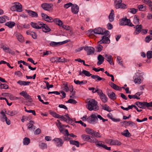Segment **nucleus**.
Instances as JSON below:
<instances>
[{"label":"nucleus","mask_w":152,"mask_h":152,"mask_svg":"<svg viewBox=\"0 0 152 152\" xmlns=\"http://www.w3.org/2000/svg\"><path fill=\"white\" fill-rule=\"evenodd\" d=\"M94 29H90L88 30L87 31V34L89 33V36H90V35H94Z\"/></svg>","instance_id":"bf43d9fd"},{"label":"nucleus","mask_w":152,"mask_h":152,"mask_svg":"<svg viewBox=\"0 0 152 152\" xmlns=\"http://www.w3.org/2000/svg\"><path fill=\"white\" fill-rule=\"evenodd\" d=\"M110 42V40L108 37L104 36L102 37V39L98 42L99 44H109Z\"/></svg>","instance_id":"f8f14e48"},{"label":"nucleus","mask_w":152,"mask_h":152,"mask_svg":"<svg viewBox=\"0 0 152 152\" xmlns=\"http://www.w3.org/2000/svg\"><path fill=\"white\" fill-rule=\"evenodd\" d=\"M94 130L90 128H87L86 129V133L92 135L93 133L94 132Z\"/></svg>","instance_id":"f704fd0d"},{"label":"nucleus","mask_w":152,"mask_h":152,"mask_svg":"<svg viewBox=\"0 0 152 152\" xmlns=\"http://www.w3.org/2000/svg\"><path fill=\"white\" fill-rule=\"evenodd\" d=\"M17 83L21 86H28L29 85L30 82L19 80Z\"/></svg>","instance_id":"b1692460"},{"label":"nucleus","mask_w":152,"mask_h":152,"mask_svg":"<svg viewBox=\"0 0 152 152\" xmlns=\"http://www.w3.org/2000/svg\"><path fill=\"white\" fill-rule=\"evenodd\" d=\"M102 48L103 46L100 45H99L96 48L98 51L99 52H100L102 50Z\"/></svg>","instance_id":"774afa93"},{"label":"nucleus","mask_w":152,"mask_h":152,"mask_svg":"<svg viewBox=\"0 0 152 152\" xmlns=\"http://www.w3.org/2000/svg\"><path fill=\"white\" fill-rule=\"evenodd\" d=\"M91 77L92 78L94 79H97V80H96V81H100L103 79L97 75H92L91 76Z\"/></svg>","instance_id":"2f4dec72"},{"label":"nucleus","mask_w":152,"mask_h":152,"mask_svg":"<svg viewBox=\"0 0 152 152\" xmlns=\"http://www.w3.org/2000/svg\"><path fill=\"white\" fill-rule=\"evenodd\" d=\"M141 80L138 77L135 78L134 80V82L135 83H138L139 84L141 83Z\"/></svg>","instance_id":"338daca9"},{"label":"nucleus","mask_w":152,"mask_h":152,"mask_svg":"<svg viewBox=\"0 0 152 152\" xmlns=\"http://www.w3.org/2000/svg\"><path fill=\"white\" fill-rule=\"evenodd\" d=\"M134 22L135 24L137 25H138L140 24L139 19L136 15H135L134 17Z\"/></svg>","instance_id":"a19ab883"},{"label":"nucleus","mask_w":152,"mask_h":152,"mask_svg":"<svg viewBox=\"0 0 152 152\" xmlns=\"http://www.w3.org/2000/svg\"><path fill=\"white\" fill-rule=\"evenodd\" d=\"M40 23H42V22H39L37 23L31 22V25L34 28L36 29H41V26L39 25Z\"/></svg>","instance_id":"a211bd4d"},{"label":"nucleus","mask_w":152,"mask_h":152,"mask_svg":"<svg viewBox=\"0 0 152 152\" xmlns=\"http://www.w3.org/2000/svg\"><path fill=\"white\" fill-rule=\"evenodd\" d=\"M65 102L66 103H68L73 104H75L77 103V101L73 99H69L68 101H66Z\"/></svg>","instance_id":"c03bdc74"},{"label":"nucleus","mask_w":152,"mask_h":152,"mask_svg":"<svg viewBox=\"0 0 152 152\" xmlns=\"http://www.w3.org/2000/svg\"><path fill=\"white\" fill-rule=\"evenodd\" d=\"M84 49L87 51V54L88 55L93 54L94 52L95 49L92 47L86 46L84 48Z\"/></svg>","instance_id":"1a4fd4ad"},{"label":"nucleus","mask_w":152,"mask_h":152,"mask_svg":"<svg viewBox=\"0 0 152 152\" xmlns=\"http://www.w3.org/2000/svg\"><path fill=\"white\" fill-rule=\"evenodd\" d=\"M53 22L55 23L56 24L59 26H62L63 24V22L62 21L59 20L58 18H56L53 20Z\"/></svg>","instance_id":"393cba45"},{"label":"nucleus","mask_w":152,"mask_h":152,"mask_svg":"<svg viewBox=\"0 0 152 152\" xmlns=\"http://www.w3.org/2000/svg\"><path fill=\"white\" fill-rule=\"evenodd\" d=\"M30 140L28 138L25 137L23 139V143L24 145H28L30 143Z\"/></svg>","instance_id":"473e14b6"},{"label":"nucleus","mask_w":152,"mask_h":152,"mask_svg":"<svg viewBox=\"0 0 152 152\" xmlns=\"http://www.w3.org/2000/svg\"><path fill=\"white\" fill-rule=\"evenodd\" d=\"M20 94L24 97L26 99L28 100L29 102H31L33 101L31 97L26 91H22V92L20 93Z\"/></svg>","instance_id":"6e6552de"},{"label":"nucleus","mask_w":152,"mask_h":152,"mask_svg":"<svg viewBox=\"0 0 152 152\" xmlns=\"http://www.w3.org/2000/svg\"><path fill=\"white\" fill-rule=\"evenodd\" d=\"M21 63H23V65L27 66H28V65H29V64H28L26 63L25 61H23L20 60L19 61H18V64H20Z\"/></svg>","instance_id":"0e129e2a"},{"label":"nucleus","mask_w":152,"mask_h":152,"mask_svg":"<svg viewBox=\"0 0 152 152\" xmlns=\"http://www.w3.org/2000/svg\"><path fill=\"white\" fill-rule=\"evenodd\" d=\"M112 88H113L115 90H121V88L118 86L117 85H116L115 84H114L113 86V87H112Z\"/></svg>","instance_id":"6e6d98bb"},{"label":"nucleus","mask_w":152,"mask_h":152,"mask_svg":"<svg viewBox=\"0 0 152 152\" xmlns=\"http://www.w3.org/2000/svg\"><path fill=\"white\" fill-rule=\"evenodd\" d=\"M120 23V24L122 26L127 25L130 27L134 26V25L131 23L130 19L126 18L122 19Z\"/></svg>","instance_id":"423d86ee"},{"label":"nucleus","mask_w":152,"mask_h":152,"mask_svg":"<svg viewBox=\"0 0 152 152\" xmlns=\"http://www.w3.org/2000/svg\"><path fill=\"white\" fill-rule=\"evenodd\" d=\"M39 146L40 148L42 149H46L47 147V144L44 143H42L39 145Z\"/></svg>","instance_id":"49530a36"},{"label":"nucleus","mask_w":152,"mask_h":152,"mask_svg":"<svg viewBox=\"0 0 152 152\" xmlns=\"http://www.w3.org/2000/svg\"><path fill=\"white\" fill-rule=\"evenodd\" d=\"M97 141L96 142H95L96 143V145L97 146L102 147H103V145H104L102 144V142L100 141H98L97 140Z\"/></svg>","instance_id":"864d4df0"},{"label":"nucleus","mask_w":152,"mask_h":152,"mask_svg":"<svg viewBox=\"0 0 152 152\" xmlns=\"http://www.w3.org/2000/svg\"><path fill=\"white\" fill-rule=\"evenodd\" d=\"M50 45L52 47L56 46L58 45H60L59 42H51L50 43Z\"/></svg>","instance_id":"a18cd8bd"},{"label":"nucleus","mask_w":152,"mask_h":152,"mask_svg":"<svg viewBox=\"0 0 152 152\" xmlns=\"http://www.w3.org/2000/svg\"><path fill=\"white\" fill-rule=\"evenodd\" d=\"M98 60L99 61L98 62L97 64L98 65H99L103 63L104 58L102 55L99 54L98 55Z\"/></svg>","instance_id":"4be33fe9"},{"label":"nucleus","mask_w":152,"mask_h":152,"mask_svg":"<svg viewBox=\"0 0 152 152\" xmlns=\"http://www.w3.org/2000/svg\"><path fill=\"white\" fill-rule=\"evenodd\" d=\"M74 82L77 85H81V84H83L84 83L83 81H80L78 80H74Z\"/></svg>","instance_id":"052dcab7"},{"label":"nucleus","mask_w":152,"mask_h":152,"mask_svg":"<svg viewBox=\"0 0 152 152\" xmlns=\"http://www.w3.org/2000/svg\"><path fill=\"white\" fill-rule=\"evenodd\" d=\"M75 120V118H71L69 116L68 117V121L67 122L69 124L72 123Z\"/></svg>","instance_id":"4d7b16f0"},{"label":"nucleus","mask_w":152,"mask_h":152,"mask_svg":"<svg viewBox=\"0 0 152 152\" xmlns=\"http://www.w3.org/2000/svg\"><path fill=\"white\" fill-rule=\"evenodd\" d=\"M53 140L55 142L56 146L58 147L61 146L64 143L63 140L60 138H55Z\"/></svg>","instance_id":"4468645a"},{"label":"nucleus","mask_w":152,"mask_h":152,"mask_svg":"<svg viewBox=\"0 0 152 152\" xmlns=\"http://www.w3.org/2000/svg\"><path fill=\"white\" fill-rule=\"evenodd\" d=\"M39 25L41 26V28H42V31L45 33L49 32L51 30L45 24L43 23H40Z\"/></svg>","instance_id":"9b49d317"},{"label":"nucleus","mask_w":152,"mask_h":152,"mask_svg":"<svg viewBox=\"0 0 152 152\" xmlns=\"http://www.w3.org/2000/svg\"><path fill=\"white\" fill-rule=\"evenodd\" d=\"M104 57L106 58V60L110 63V64H114V63H112V56L110 55H108L107 54H105L104 56Z\"/></svg>","instance_id":"6ab92c4d"},{"label":"nucleus","mask_w":152,"mask_h":152,"mask_svg":"<svg viewBox=\"0 0 152 152\" xmlns=\"http://www.w3.org/2000/svg\"><path fill=\"white\" fill-rule=\"evenodd\" d=\"M82 73L83 74H84L87 77H89L92 75L90 73L89 71L85 70H83L82 72Z\"/></svg>","instance_id":"4c0bfd02"},{"label":"nucleus","mask_w":152,"mask_h":152,"mask_svg":"<svg viewBox=\"0 0 152 152\" xmlns=\"http://www.w3.org/2000/svg\"><path fill=\"white\" fill-rule=\"evenodd\" d=\"M73 4L72 3L69 2L65 4L64 5V7L66 9H67L71 6L72 7Z\"/></svg>","instance_id":"13d9d810"},{"label":"nucleus","mask_w":152,"mask_h":152,"mask_svg":"<svg viewBox=\"0 0 152 152\" xmlns=\"http://www.w3.org/2000/svg\"><path fill=\"white\" fill-rule=\"evenodd\" d=\"M95 114H92L87 118V121L90 124H94L98 121Z\"/></svg>","instance_id":"0eeeda50"},{"label":"nucleus","mask_w":152,"mask_h":152,"mask_svg":"<svg viewBox=\"0 0 152 152\" xmlns=\"http://www.w3.org/2000/svg\"><path fill=\"white\" fill-rule=\"evenodd\" d=\"M34 122L33 121H30L29 122V125L28 126V129H32L33 128L34 129H35V126L33 125V124Z\"/></svg>","instance_id":"c9c22d12"},{"label":"nucleus","mask_w":152,"mask_h":152,"mask_svg":"<svg viewBox=\"0 0 152 152\" xmlns=\"http://www.w3.org/2000/svg\"><path fill=\"white\" fill-rule=\"evenodd\" d=\"M101 106L102 108L104 110H105L109 112H110L112 111L111 108L106 104H102Z\"/></svg>","instance_id":"a878e982"},{"label":"nucleus","mask_w":152,"mask_h":152,"mask_svg":"<svg viewBox=\"0 0 152 152\" xmlns=\"http://www.w3.org/2000/svg\"><path fill=\"white\" fill-rule=\"evenodd\" d=\"M50 113L54 117L57 118H60V115L57 114L55 112L50 111Z\"/></svg>","instance_id":"72a5a7b5"},{"label":"nucleus","mask_w":152,"mask_h":152,"mask_svg":"<svg viewBox=\"0 0 152 152\" xmlns=\"http://www.w3.org/2000/svg\"><path fill=\"white\" fill-rule=\"evenodd\" d=\"M95 92H97L99 96L100 99L104 103H105L107 101V98L106 95L103 93L101 89H98Z\"/></svg>","instance_id":"39448f33"},{"label":"nucleus","mask_w":152,"mask_h":152,"mask_svg":"<svg viewBox=\"0 0 152 152\" xmlns=\"http://www.w3.org/2000/svg\"><path fill=\"white\" fill-rule=\"evenodd\" d=\"M70 144L71 145H76L77 147H79V142L77 141L70 140L69 141Z\"/></svg>","instance_id":"c756f323"},{"label":"nucleus","mask_w":152,"mask_h":152,"mask_svg":"<svg viewBox=\"0 0 152 152\" xmlns=\"http://www.w3.org/2000/svg\"><path fill=\"white\" fill-rule=\"evenodd\" d=\"M152 39V36L149 35L145 37V41L146 42L148 43Z\"/></svg>","instance_id":"603ef678"},{"label":"nucleus","mask_w":152,"mask_h":152,"mask_svg":"<svg viewBox=\"0 0 152 152\" xmlns=\"http://www.w3.org/2000/svg\"><path fill=\"white\" fill-rule=\"evenodd\" d=\"M126 8V5L125 4L121 3L120 5H118L117 7H116V9L121 8L125 9Z\"/></svg>","instance_id":"de8ad7c7"},{"label":"nucleus","mask_w":152,"mask_h":152,"mask_svg":"<svg viewBox=\"0 0 152 152\" xmlns=\"http://www.w3.org/2000/svg\"><path fill=\"white\" fill-rule=\"evenodd\" d=\"M93 136L96 137H101V136L100 135L99 132L95 131H94L92 135V136Z\"/></svg>","instance_id":"8fccbe9b"},{"label":"nucleus","mask_w":152,"mask_h":152,"mask_svg":"<svg viewBox=\"0 0 152 152\" xmlns=\"http://www.w3.org/2000/svg\"><path fill=\"white\" fill-rule=\"evenodd\" d=\"M121 134L122 135L127 137H129L131 136V134L129 132L127 129H126L123 132H122Z\"/></svg>","instance_id":"bb28decb"},{"label":"nucleus","mask_w":152,"mask_h":152,"mask_svg":"<svg viewBox=\"0 0 152 152\" xmlns=\"http://www.w3.org/2000/svg\"><path fill=\"white\" fill-rule=\"evenodd\" d=\"M81 137L84 141L91 143L96 142L97 141L95 137L88 135L83 134L81 135Z\"/></svg>","instance_id":"7ed1b4c3"},{"label":"nucleus","mask_w":152,"mask_h":152,"mask_svg":"<svg viewBox=\"0 0 152 152\" xmlns=\"http://www.w3.org/2000/svg\"><path fill=\"white\" fill-rule=\"evenodd\" d=\"M138 10L135 8H130L129 12H130L132 14H135L137 11Z\"/></svg>","instance_id":"3c124183"},{"label":"nucleus","mask_w":152,"mask_h":152,"mask_svg":"<svg viewBox=\"0 0 152 152\" xmlns=\"http://www.w3.org/2000/svg\"><path fill=\"white\" fill-rule=\"evenodd\" d=\"M107 95L111 99L115 100L116 99V96L115 93L113 92L111 94L108 93Z\"/></svg>","instance_id":"7c9ffc66"},{"label":"nucleus","mask_w":152,"mask_h":152,"mask_svg":"<svg viewBox=\"0 0 152 152\" xmlns=\"http://www.w3.org/2000/svg\"><path fill=\"white\" fill-rule=\"evenodd\" d=\"M26 11L28 14L29 16L32 17H37L38 14L37 13L31 10H26Z\"/></svg>","instance_id":"f3484780"},{"label":"nucleus","mask_w":152,"mask_h":152,"mask_svg":"<svg viewBox=\"0 0 152 152\" xmlns=\"http://www.w3.org/2000/svg\"><path fill=\"white\" fill-rule=\"evenodd\" d=\"M134 28H135V31L134 32V34L135 35L137 34L141 31L142 25L141 24L137 25L134 27Z\"/></svg>","instance_id":"dca6fc26"},{"label":"nucleus","mask_w":152,"mask_h":152,"mask_svg":"<svg viewBox=\"0 0 152 152\" xmlns=\"http://www.w3.org/2000/svg\"><path fill=\"white\" fill-rule=\"evenodd\" d=\"M56 59L57 60V61L58 62H65V58L63 57L57 58L56 57Z\"/></svg>","instance_id":"37998d69"},{"label":"nucleus","mask_w":152,"mask_h":152,"mask_svg":"<svg viewBox=\"0 0 152 152\" xmlns=\"http://www.w3.org/2000/svg\"><path fill=\"white\" fill-rule=\"evenodd\" d=\"M8 18L6 16L4 15L3 17H0V23H3L5 22L6 21V19Z\"/></svg>","instance_id":"e433bc0d"},{"label":"nucleus","mask_w":152,"mask_h":152,"mask_svg":"<svg viewBox=\"0 0 152 152\" xmlns=\"http://www.w3.org/2000/svg\"><path fill=\"white\" fill-rule=\"evenodd\" d=\"M15 24V23L14 22L9 21L6 22L5 25L6 26H8L10 28H12L14 26Z\"/></svg>","instance_id":"c85d7f7f"},{"label":"nucleus","mask_w":152,"mask_h":152,"mask_svg":"<svg viewBox=\"0 0 152 152\" xmlns=\"http://www.w3.org/2000/svg\"><path fill=\"white\" fill-rule=\"evenodd\" d=\"M86 107L90 111L97 110L99 107L97 105V102L94 99H90L87 102Z\"/></svg>","instance_id":"f257e3e1"},{"label":"nucleus","mask_w":152,"mask_h":152,"mask_svg":"<svg viewBox=\"0 0 152 152\" xmlns=\"http://www.w3.org/2000/svg\"><path fill=\"white\" fill-rule=\"evenodd\" d=\"M53 4H51L44 3L41 5V7L45 10L49 11L51 9Z\"/></svg>","instance_id":"9d476101"},{"label":"nucleus","mask_w":152,"mask_h":152,"mask_svg":"<svg viewBox=\"0 0 152 152\" xmlns=\"http://www.w3.org/2000/svg\"><path fill=\"white\" fill-rule=\"evenodd\" d=\"M117 60L118 61V62L119 64L121 65H123V64L122 63V60L121 58V57L120 56H118L117 57Z\"/></svg>","instance_id":"680f3d73"},{"label":"nucleus","mask_w":152,"mask_h":152,"mask_svg":"<svg viewBox=\"0 0 152 152\" xmlns=\"http://www.w3.org/2000/svg\"><path fill=\"white\" fill-rule=\"evenodd\" d=\"M115 3V8L116 9V7H117L118 5H119L122 2V0H114Z\"/></svg>","instance_id":"ea45409f"},{"label":"nucleus","mask_w":152,"mask_h":152,"mask_svg":"<svg viewBox=\"0 0 152 152\" xmlns=\"http://www.w3.org/2000/svg\"><path fill=\"white\" fill-rule=\"evenodd\" d=\"M13 4H15V5L12 6L10 8V10L12 11H16L19 12H20L22 11V6L21 4L18 2H16L12 3Z\"/></svg>","instance_id":"20e7f679"},{"label":"nucleus","mask_w":152,"mask_h":152,"mask_svg":"<svg viewBox=\"0 0 152 152\" xmlns=\"http://www.w3.org/2000/svg\"><path fill=\"white\" fill-rule=\"evenodd\" d=\"M2 48L3 50H4V51L6 52L7 53L8 51H9L10 50L11 51V50L9 48L6 47L4 46H3Z\"/></svg>","instance_id":"e2e57ef3"},{"label":"nucleus","mask_w":152,"mask_h":152,"mask_svg":"<svg viewBox=\"0 0 152 152\" xmlns=\"http://www.w3.org/2000/svg\"><path fill=\"white\" fill-rule=\"evenodd\" d=\"M16 36L17 39L19 42H22L23 41L24 39L23 37L19 33H17Z\"/></svg>","instance_id":"cd10ccee"},{"label":"nucleus","mask_w":152,"mask_h":152,"mask_svg":"<svg viewBox=\"0 0 152 152\" xmlns=\"http://www.w3.org/2000/svg\"><path fill=\"white\" fill-rule=\"evenodd\" d=\"M54 20L51 17L48 16L46 18L45 21L48 22H53V20Z\"/></svg>","instance_id":"09e8293b"},{"label":"nucleus","mask_w":152,"mask_h":152,"mask_svg":"<svg viewBox=\"0 0 152 152\" xmlns=\"http://www.w3.org/2000/svg\"><path fill=\"white\" fill-rule=\"evenodd\" d=\"M94 33L99 34L103 35V30L102 28L99 27L94 29Z\"/></svg>","instance_id":"412c9836"},{"label":"nucleus","mask_w":152,"mask_h":152,"mask_svg":"<svg viewBox=\"0 0 152 152\" xmlns=\"http://www.w3.org/2000/svg\"><path fill=\"white\" fill-rule=\"evenodd\" d=\"M109 20L110 22H112L114 19V12L113 10H111V12L108 16Z\"/></svg>","instance_id":"aec40b11"},{"label":"nucleus","mask_w":152,"mask_h":152,"mask_svg":"<svg viewBox=\"0 0 152 152\" xmlns=\"http://www.w3.org/2000/svg\"><path fill=\"white\" fill-rule=\"evenodd\" d=\"M108 141L110 142V144L112 145H120L121 144V142L116 140H113L110 139Z\"/></svg>","instance_id":"ddd939ff"},{"label":"nucleus","mask_w":152,"mask_h":152,"mask_svg":"<svg viewBox=\"0 0 152 152\" xmlns=\"http://www.w3.org/2000/svg\"><path fill=\"white\" fill-rule=\"evenodd\" d=\"M79 7L76 4H73L71 7L72 12L75 14H77L79 12Z\"/></svg>","instance_id":"2eb2a0df"},{"label":"nucleus","mask_w":152,"mask_h":152,"mask_svg":"<svg viewBox=\"0 0 152 152\" xmlns=\"http://www.w3.org/2000/svg\"><path fill=\"white\" fill-rule=\"evenodd\" d=\"M62 28L67 30H70V27L69 26L67 25H63L62 26Z\"/></svg>","instance_id":"69168bd1"},{"label":"nucleus","mask_w":152,"mask_h":152,"mask_svg":"<svg viewBox=\"0 0 152 152\" xmlns=\"http://www.w3.org/2000/svg\"><path fill=\"white\" fill-rule=\"evenodd\" d=\"M135 104L137 105L138 107L141 109H145L146 107L147 108L150 107H152V102L148 103L147 102H137L135 103Z\"/></svg>","instance_id":"f03ea898"},{"label":"nucleus","mask_w":152,"mask_h":152,"mask_svg":"<svg viewBox=\"0 0 152 152\" xmlns=\"http://www.w3.org/2000/svg\"><path fill=\"white\" fill-rule=\"evenodd\" d=\"M147 57L148 59H150L152 58V51H149L146 53Z\"/></svg>","instance_id":"79ce46f5"},{"label":"nucleus","mask_w":152,"mask_h":152,"mask_svg":"<svg viewBox=\"0 0 152 152\" xmlns=\"http://www.w3.org/2000/svg\"><path fill=\"white\" fill-rule=\"evenodd\" d=\"M25 111L27 113H31L33 114V115L34 116H35L36 115L35 111L34 110H25Z\"/></svg>","instance_id":"5fc2aeb1"},{"label":"nucleus","mask_w":152,"mask_h":152,"mask_svg":"<svg viewBox=\"0 0 152 152\" xmlns=\"http://www.w3.org/2000/svg\"><path fill=\"white\" fill-rule=\"evenodd\" d=\"M8 88V86L6 84H2L0 83V88L7 89Z\"/></svg>","instance_id":"58836bf2"},{"label":"nucleus","mask_w":152,"mask_h":152,"mask_svg":"<svg viewBox=\"0 0 152 152\" xmlns=\"http://www.w3.org/2000/svg\"><path fill=\"white\" fill-rule=\"evenodd\" d=\"M5 113L11 116L14 115L18 113V111L17 110H13L12 111H8L7 112L5 111Z\"/></svg>","instance_id":"5701e85b"}]
</instances>
